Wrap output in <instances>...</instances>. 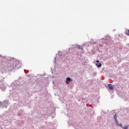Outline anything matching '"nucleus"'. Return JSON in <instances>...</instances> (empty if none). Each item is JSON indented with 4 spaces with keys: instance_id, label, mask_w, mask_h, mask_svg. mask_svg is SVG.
<instances>
[{
    "instance_id": "1",
    "label": "nucleus",
    "mask_w": 129,
    "mask_h": 129,
    "mask_svg": "<svg viewBox=\"0 0 129 129\" xmlns=\"http://www.w3.org/2000/svg\"><path fill=\"white\" fill-rule=\"evenodd\" d=\"M72 80H71V78H67V81H66V83H67V84H69L70 82H72Z\"/></svg>"
},
{
    "instance_id": "2",
    "label": "nucleus",
    "mask_w": 129,
    "mask_h": 129,
    "mask_svg": "<svg viewBox=\"0 0 129 129\" xmlns=\"http://www.w3.org/2000/svg\"><path fill=\"white\" fill-rule=\"evenodd\" d=\"M108 87H109L110 90H113V86H112V85L108 84Z\"/></svg>"
},
{
    "instance_id": "3",
    "label": "nucleus",
    "mask_w": 129,
    "mask_h": 129,
    "mask_svg": "<svg viewBox=\"0 0 129 129\" xmlns=\"http://www.w3.org/2000/svg\"><path fill=\"white\" fill-rule=\"evenodd\" d=\"M114 118L116 122V123H118V121H117V119L116 118V113L114 115Z\"/></svg>"
},
{
    "instance_id": "4",
    "label": "nucleus",
    "mask_w": 129,
    "mask_h": 129,
    "mask_svg": "<svg viewBox=\"0 0 129 129\" xmlns=\"http://www.w3.org/2000/svg\"><path fill=\"white\" fill-rule=\"evenodd\" d=\"M125 34L129 36V29L125 31Z\"/></svg>"
},
{
    "instance_id": "5",
    "label": "nucleus",
    "mask_w": 129,
    "mask_h": 129,
    "mask_svg": "<svg viewBox=\"0 0 129 129\" xmlns=\"http://www.w3.org/2000/svg\"><path fill=\"white\" fill-rule=\"evenodd\" d=\"M96 66H97V67H98V68L101 67V63H100L99 64H96Z\"/></svg>"
},
{
    "instance_id": "6",
    "label": "nucleus",
    "mask_w": 129,
    "mask_h": 129,
    "mask_svg": "<svg viewBox=\"0 0 129 129\" xmlns=\"http://www.w3.org/2000/svg\"><path fill=\"white\" fill-rule=\"evenodd\" d=\"M77 49H80V48H81V46H80V45H77Z\"/></svg>"
},
{
    "instance_id": "7",
    "label": "nucleus",
    "mask_w": 129,
    "mask_h": 129,
    "mask_svg": "<svg viewBox=\"0 0 129 129\" xmlns=\"http://www.w3.org/2000/svg\"><path fill=\"white\" fill-rule=\"evenodd\" d=\"M128 126H125L123 127L124 129H127Z\"/></svg>"
},
{
    "instance_id": "8",
    "label": "nucleus",
    "mask_w": 129,
    "mask_h": 129,
    "mask_svg": "<svg viewBox=\"0 0 129 129\" xmlns=\"http://www.w3.org/2000/svg\"><path fill=\"white\" fill-rule=\"evenodd\" d=\"M97 63H99V60H96Z\"/></svg>"
},
{
    "instance_id": "9",
    "label": "nucleus",
    "mask_w": 129,
    "mask_h": 129,
    "mask_svg": "<svg viewBox=\"0 0 129 129\" xmlns=\"http://www.w3.org/2000/svg\"><path fill=\"white\" fill-rule=\"evenodd\" d=\"M120 126L121 127H122V124H120Z\"/></svg>"
}]
</instances>
